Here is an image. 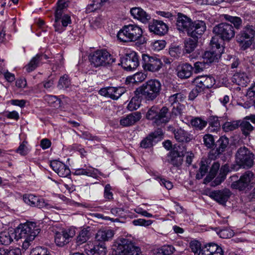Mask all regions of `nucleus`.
<instances>
[{
  "mask_svg": "<svg viewBox=\"0 0 255 255\" xmlns=\"http://www.w3.org/2000/svg\"><path fill=\"white\" fill-rule=\"evenodd\" d=\"M161 84L156 79H150L143 83L134 91L136 95H141L145 100L153 101L160 94Z\"/></svg>",
  "mask_w": 255,
  "mask_h": 255,
  "instance_id": "f257e3e1",
  "label": "nucleus"
},
{
  "mask_svg": "<svg viewBox=\"0 0 255 255\" xmlns=\"http://www.w3.org/2000/svg\"><path fill=\"white\" fill-rule=\"evenodd\" d=\"M20 238L24 239L22 248L26 250L28 248L36 236L39 233L40 229L34 222H27L20 224L17 229Z\"/></svg>",
  "mask_w": 255,
  "mask_h": 255,
  "instance_id": "f03ea898",
  "label": "nucleus"
},
{
  "mask_svg": "<svg viewBox=\"0 0 255 255\" xmlns=\"http://www.w3.org/2000/svg\"><path fill=\"white\" fill-rule=\"evenodd\" d=\"M68 0H58L55 12V22L54 26L55 31L61 33L65 27L71 23L70 16L68 14H63V10L68 6Z\"/></svg>",
  "mask_w": 255,
  "mask_h": 255,
  "instance_id": "7ed1b4c3",
  "label": "nucleus"
},
{
  "mask_svg": "<svg viewBox=\"0 0 255 255\" xmlns=\"http://www.w3.org/2000/svg\"><path fill=\"white\" fill-rule=\"evenodd\" d=\"M141 28L136 24L124 25L118 32L117 37L124 42H133L142 38Z\"/></svg>",
  "mask_w": 255,
  "mask_h": 255,
  "instance_id": "20e7f679",
  "label": "nucleus"
},
{
  "mask_svg": "<svg viewBox=\"0 0 255 255\" xmlns=\"http://www.w3.org/2000/svg\"><path fill=\"white\" fill-rule=\"evenodd\" d=\"M89 61L95 67L111 65L116 61L114 58L106 50H97L89 55Z\"/></svg>",
  "mask_w": 255,
  "mask_h": 255,
  "instance_id": "39448f33",
  "label": "nucleus"
},
{
  "mask_svg": "<svg viewBox=\"0 0 255 255\" xmlns=\"http://www.w3.org/2000/svg\"><path fill=\"white\" fill-rule=\"evenodd\" d=\"M235 157L236 162L241 168L249 169L254 165L255 154L245 146L238 149Z\"/></svg>",
  "mask_w": 255,
  "mask_h": 255,
  "instance_id": "423d86ee",
  "label": "nucleus"
},
{
  "mask_svg": "<svg viewBox=\"0 0 255 255\" xmlns=\"http://www.w3.org/2000/svg\"><path fill=\"white\" fill-rule=\"evenodd\" d=\"M255 36V26L248 24L237 35L236 40L242 48L245 50L252 44Z\"/></svg>",
  "mask_w": 255,
  "mask_h": 255,
  "instance_id": "0eeeda50",
  "label": "nucleus"
},
{
  "mask_svg": "<svg viewBox=\"0 0 255 255\" xmlns=\"http://www.w3.org/2000/svg\"><path fill=\"white\" fill-rule=\"evenodd\" d=\"M116 255H139L140 249L127 239H122L118 243L116 250Z\"/></svg>",
  "mask_w": 255,
  "mask_h": 255,
  "instance_id": "6e6552de",
  "label": "nucleus"
},
{
  "mask_svg": "<svg viewBox=\"0 0 255 255\" xmlns=\"http://www.w3.org/2000/svg\"><path fill=\"white\" fill-rule=\"evenodd\" d=\"M210 44L212 51H206L203 56V60L208 65L217 60L223 53L222 48L221 44L218 42L217 37H212L210 41Z\"/></svg>",
  "mask_w": 255,
  "mask_h": 255,
  "instance_id": "1a4fd4ad",
  "label": "nucleus"
},
{
  "mask_svg": "<svg viewBox=\"0 0 255 255\" xmlns=\"http://www.w3.org/2000/svg\"><path fill=\"white\" fill-rule=\"evenodd\" d=\"M213 32L224 41H229L235 35L234 27L226 22L221 23L213 28Z\"/></svg>",
  "mask_w": 255,
  "mask_h": 255,
  "instance_id": "9d476101",
  "label": "nucleus"
},
{
  "mask_svg": "<svg viewBox=\"0 0 255 255\" xmlns=\"http://www.w3.org/2000/svg\"><path fill=\"white\" fill-rule=\"evenodd\" d=\"M142 67L148 71L155 72L158 71L162 66L161 59L156 56H150L148 55H142Z\"/></svg>",
  "mask_w": 255,
  "mask_h": 255,
  "instance_id": "9b49d317",
  "label": "nucleus"
},
{
  "mask_svg": "<svg viewBox=\"0 0 255 255\" xmlns=\"http://www.w3.org/2000/svg\"><path fill=\"white\" fill-rule=\"evenodd\" d=\"M75 229L73 228L62 230L55 234V243L60 247H64L69 243L70 239L75 235Z\"/></svg>",
  "mask_w": 255,
  "mask_h": 255,
  "instance_id": "f8f14e48",
  "label": "nucleus"
},
{
  "mask_svg": "<svg viewBox=\"0 0 255 255\" xmlns=\"http://www.w3.org/2000/svg\"><path fill=\"white\" fill-rule=\"evenodd\" d=\"M121 64L127 71L135 69L139 65L138 56L134 51L127 53L121 58Z\"/></svg>",
  "mask_w": 255,
  "mask_h": 255,
  "instance_id": "ddd939ff",
  "label": "nucleus"
},
{
  "mask_svg": "<svg viewBox=\"0 0 255 255\" xmlns=\"http://www.w3.org/2000/svg\"><path fill=\"white\" fill-rule=\"evenodd\" d=\"M186 97L181 93H178L171 95L169 98V102L172 107V114L175 116L180 115L185 108L181 102L185 99Z\"/></svg>",
  "mask_w": 255,
  "mask_h": 255,
  "instance_id": "4468645a",
  "label": "nucleus"
},
{
  "mask_svg": "<svg viewBox=\"0 0 255 255\" xmlns=\"http://www.w3.org/2000/svg\"><path fill=\"white\" fill-rule=\"evenodd\" d=\"M23 201L27 204L34 207H37L39 208H45L47 209L51 208L58 209L57 207L46 203L45 200L39 196H36L33 194H26L23 196Z\"/></svg>",
  "mask_w": 255,
  "mask_h": 255,
  "instance_id": "2eb2a0df",
  "label": "nucleus"
},
{
  "mask_svg": "<svg viewBox=\"0 0 255 255\" xmlns=\"http://www.w3.org/2000/svg\"><path fill=\"white\" fill-rule=\"evenodd\" d=\"M206 25L205 22L203 20H195L193 21L189 29L187 34L188 36L193 38H198L206 31Z\"/></svg>",
  "mask_w": 255,
  "mask_h": 255,
  "instance_id": "dca6fc26",
  "label": "nucleus"
},
{
  "mask_svg": "<svg viewBox=\"0 0 255 255\" xmlns=\"http://www.w3.org/2000/svg\"><path fill=\"white\" fill-rule=\"evenodd\" d=\"M254 176L253 172L251 171L246 172L238 181L232 183V188L239 190H245L249 186L250 182L254 178Z\"/></svg>",
  "mask_w": 255,
  "mask_h": 255,
  "instance_id": "f3484780",
  "label": "nucleus"
},
{
  "mask_svg": "<svg viewBox=\"0 0 255 255\" xmlns=\"http://www.w3.org/2000/svg\"><path fill=\"white\" fill-rule=\"evenodd\" d=\"M254 176L253 172L251 171L246 172L238 181L232 183V188L239 190H245L249 186L250 182L254 178Z\"/></svg>",
  "mask_w": 255,
  "mask_h": 255,
  "instance_id": "a211bd4d",
  "label": "nucleus"
},
{
  "mask_svg": "<svg viewBox=\"0 0 255 255\" xmlns=\"http://www.w3.org/2000/svg\"><path fill=\"white\" fill-rule=\"evenodd\" d=\"M125 92L123 87H108L102 88L99 92L101 96L110 98L113 100L118 99Z\"/></svg>",
  "mask_w": 255,
  "mask_h": 255,
  "instance_id": "6ab92c4d",
  "label": "nucleus"
},
{
  "mask_svg": "<svg viewBox=\"0 0 255 255\" xmlns=\"http://www.w3.org/2000/svg\"><path fill=\"white\" fill-rule=\"evenodd\" d=\"M130 13L133 19L142 23H147L151 19L150 15L140 7H133L130 8Z\"/></svg>",
  "mask_w": 255,
  "mask_h": 255,
  "instance_id": "aec40b11",
  "label": "nucleus"
},
{
  "mask_svg": "<svg viewBox=\"0 0 255 255\" xmlns=\"http://www.w3.org/2000/svg\"><path fill=\"white\" fill-rule=\"evenodd\" d=\"M85 250L88 255H106L107 252L104 243H90L86 246Z\"/></svg>",
  "mask_w": 255,
  "mask_h": 255,
  "instance_id": "412c9836",
  "label": "nucleus"
},
{
  "mask_svg": "<svg viewBox=\"0 0 255 255\" xmlns=\"http://www.w3.org/2000/svg\"><path fill=\"white\" fill-rule=\"evenodd\" d=\"M232 194L228 189L217 190L212 192L210 196L220 204L225 205Z\"/></svg>",
  "mask_w": 255,
  "mask_h": 255,
  "instance_id": "4be33fe9",
  "label": "nucleus"
},
{
  "mask_svg": "<svg viewBox=\"0 0 255 255\" xmlns=\"http://www.w3.org/2000/svg\"><path fill=\"white\" fill-rule=\"evenodd\" d=\"M50 166L60 177H68L70 175L71 171L69 167L59 161L53 160L51 161Z\"/></svg>",
  "mask_w": 255,
  "mask_h": 255,
  "instance_id": "5701e85b",
  "label": "nucleus"
},
{
  "mask_svg": "<svg viewBox=\"0 0 255 255\" xmlns=\"http://www.w3.org/2000/svg\"><path fill=\"white\" fill-rule=\"evenodd\" d=\"M148 27L150 32L160 36L165 34L168 30L167 24L161 20H153Z\"/></svg>",
  "mask_w": 255,
  "mask_h": 255,
  "instance_id": "b1692460",
  "label": "nucleus"
},
{
  "mask_svg": "<svg viewBox=\"0 0 255 255\" xmlns=\"http://www.w3.org/2000/svg\"><path fill=\"white\" fill-rule=\"evenodd\" d=\"M162 133L160 130L151 133L141 141L140 146L144 148L151 147L154 143L160 140L162 138Z\"/></svg>",
  "mask_w": 255,
  "mask_h": 255,
  "instance_id": "393cba45",
  "label": "nucleus"
},
{
  "mask_svg": "<svg viewBox=\"0 0 255 255\" xmlns=\"http://www.w3.org/2000/svg\"><path fill=\"white\" fill-rule=\"evenodd\" d=\"M192 22L191 19L186 15L179 13L176 20L177 28L179 31H186L187 33L188 29L190 28Z\"/></svg>",
  "mask_w": 255,
  "mask_h": 255,
  "instance_id": "a878e982",
  "label": "nucleus"
},
{
  "mask_svg": "<svg viewBox=\"0 0 255 255\" xmlns=\"http://www.w3.org/2000/svg\"><path fill=\"white\" fill-rule=\"evenodd\" d=\"M222 248L215 243H210L204 246L202 250V255H224Z\"/></svg>",
  "mask_w": 255,
  "mask_h": 255,
  "instance_id": "bb28decb",
  "label": "nucleus"
},
{
  "mask_svg": "<svg viewBox=\"0 0 255 255\" xmlns=\"http://www.w3.org/2000/svg\"><path fill=\"white\" fill-rule=\"evenodd\" d=\"M141 116L139 112H134L123 117L120 120V125L123 127H129L133 125L140 120Z\"/></svg>",
  "mask_w": 255,
  "mask_h": 255,
  "instance_id": "cd10ccee",
  "label": "nucleus"
},
{
  "mask_svg": "<svg viewBox=\"0 0 255 255\" xmlns=\"http://www.w3.org/2000/svg\"><path fill=\"white\" fill-rule=\"evenodd\" d=\"M175 116L172 115V112H169L168 109L166 107H163L160 110L158 109L157 118L155 121V124L157 125L162 123H166L169 121L171 118Z\"/></svg>",
  "mask_w": 255,
  "mask_h": 255,
  "instance_id": "c85d7f7f",
  "label": "nucleus"
},
{
  "mask_svg": "<svg viewBox=\"0 0 255 255\" xmlns=\"http://www.w3.org/2000/svg\"><path fill=\"white\" fill-rule=\"evenodd\" d=\"M250 81L251 78L244 72L236 73L232 78V81L233 83L242 87L247 86Z\"/></svg>",
  "mask_w": 255,
  "mask_h": 255,
  "instance_id": "c756f323",
  "label": "nucleus"
},
{
  "mask_svg": "<svg viewBox=\"0 0 255 255\" xmlns=\"http://www.w3.org/2000/svg\"><path fill=\"white\" fill-rule=\"evenodd\" d=\"M193 70L192 66L188 64L185 63L180 65L177 68V76L181 79H187L192 75Z\"/></svg>",
  "mask_w": 255,
  "mask_h": 255,
  "instance_id": "7c9ffc66",
  "label": "nucleus"
},
{
  "mask_svg": "<svg viewBox=\"0 0 255 255\" xmlns=\"http://www.w3.org/2000/svg\"><path fill=\"white\" fill-rule=\"evenodd\" d=\"M48 57L46 55L43 54H37L29 62L28 64L25 67L27 72H30L34 70L39 65L40 62L43 59H47Z\"/></svg>",
  "mask_w": 255,
  "mask_h": 255,
  "instance_id": "2f4dec72",
  "label": "nucleus"
},
{
  "mask_svg": "<svg viewBox=\"0 0 255 255\" xmlns=\"http://www.w3.org/2000/svg\"><path fill=\"white\" fill-rule=\"evenodd\" d=\"M174 137L179 142H189L192 138V135L182 128L174 131Z\"/></svg>",
  "mask_w": 255,
  "mask_h": 255,
  "instance_id": "473e14b6",
  "label": "nucleus"
},
{
  "mask_svg": "<svg viewBox=\"0 0 255 255\" xmlns=\"http://www.w3.org/2000/svg\"><path fill=\"white\" fill-rule=\"evenodd\" d=\"M15 237V235L12 230L4 231L0 234V243L5 246L9 245Z\"/></svg>",
  "mask_w": 255,
  "mask_h": 255,
  "instance_id": "72a5a7b5",
  "label": "nucleus"
},
{
  "mask_svg": "<svg viewBox=\"0 0 255 255\" xmlns=\"http://www.w3.org/2000/svg\"><path fill=\"white\" fill-rule=\"evenodd\" d=\"M114 235V233L112 230H100L97 232L96 235V239L97 241L103 243V242L107 241L111 239Z\"/></svg>",
  "mask_w": 255,
  "mask_h": 255,
  "instance_id": "f704fd0d",
  "label": "nucleus"
},
{
  "mask_svg": "<svg viewBox=\"0 0 255 255\" xmlns=\"http://www.w3.org/2000/svg\"><path fill=\"white\" fill-rule=\"evenodd\" d=\"M99 173L98 169L93 167L87 168H79L75 171V174L77 175H86L92 177H96Z\"/></svg>",
  "mask_w": 255,
  "mask_h": 255,
  "instance_id": "c9c22d12",
  "label": "nucleus"
},
{
  "mask_svg": "<svg viewBox=\"0 0 255 255\" xmlns=\"http://www.w3.org/2000/svg\"><path fill=\"white\" fill-rule=\"evenodd\" d=\"M107 0H90L86 9V12L90 13L100 9L103 5V3Z\"/></svg>",
  "mask_w": 255,
  "mask_h": 255,
  "instance_id": "e433bc0d",
  "label": "nucleus"
},
{
  "mask_svg": "<svg viewBox=\"0 0 255 255\" xmlns=\"http://www.w3.org/2000/svg\"><path fill=\"white\" fill-rule=\"evenodd\" d=\"M184 153H181L177 151H173L170 153V163L174 166H178L182 163V156H184Z\"/></svg>",
  "mask_w": 255,
  "mask_h": 255,
  "instance_id": "4c0bfd02",
  "label": "nucleus"
},
{
  "mask_svg": "<svg viewBox=\"0 0 255 255\" xmlns=\"http://www.w3.org/2000/svg\"><path fill=\"white\" fill-rule=\"evenodd\" d=\"M220 166V165L219 162H215L213 163L209 174L204 179V183L205 184L210 182L215 177Z\"/></svg>",
  "mask_w": 255,
  "mask_h": 255,
  "instance_id": "58836bf2",
  "label": "nucleus"
},
{
  "mask_svg": "<svg viewBox=\"0 0 255 255\" xmlns=\"http://www.w3.org/2000/svg\"><path fill=\"white\" fill-rule=\"evenodd\" d=\"M222 17L227 21L233 23L234 27L238 29L240 28L242 24V20L241 18L238 16H233L227 14L222 15Z\"/></svg>",
  "mask_w": 255,
  "mask_h": 255,
  "instance_id": "ea45409f",
  "label": "nucleus"
},
{
  "mask_svg": "<svg viewBox=\"0 0 255 255\" xmlns=\"http://www.w3.org/2000/svg\"><path fill=\"white\" fill-rule=\"evenodd\" d=\"M142 96L136 95L132 97L128 105V109L130 111H134L137 109L140 106L141 99Z\"/></svg>",
  "mask_w": 255,
  "mask_h": 255,
  "instance_id": "a19ab883",
  "label": "nucleus"
},
{
  "mask_svg": "<svg viewBox=\"0 0 255 255\" xmlns=\"http://www.w3.org/2000/svg\"><path fill=\"white\" fill-rule=\"evenodd\" d=\"M218 147L217 151L218 154H220L223 152L229 144V139L227 137L222 136L217 141Z\"/></svg>",
  "mask_w": 255,
  "mask_h": 255,
  "instance_id": "79ce46f5",
  "label": "nucleus"
},
{
  "mask_svg": "<svg viewBox=\"0 0 255 255\" xmlns=\"http://www.w3.org/2000/svg\"><path fill=\"white\" fill-rule=\"evenodd\" d=\"M45 100L52 107L56 108L60 107L61 100L55 96L46 95L45 97Z\"/></svg>",
  "mask_w": 255,
  "mask_h": 255,
  "instance_id": "37998d69",
  "label": "nucleus"
},
{
  "mask_svg": "<svg viewBox=\"0 0 255 255\" xmlns=\"http://www.w3.org/2000/svg\"><path fill=\"white\" fill-rule=\"evenodd\" d=\"M239 125L240 121L227 122L223 125L222 128L225 132H228L236 129Z\"/></svg>",
  "mask_w": 255,
  "mask_h": 255,
  "instance_id": "c03bdc74",
  "label": "nucleus"
},
{
  "mask_svg": "<svg viewBox=\"0 0 255 255\" xmlns=\"http://www.w3.org/2000/svg\"><path fill=\"white\" fill-rule=\"evenodd\" d=\"M27 144L28 143L26 141H23L15 150V152L21 156L27 155L30 151V149Z\"/></svg>",
  "mask_w": 255,
  "mask_h": 255,
  "instance_id": "a18cd8bd",
  "label": "nucleus"
},
{
  "mask_svg": "<svg viewBox=\"0 0 255 255\" xmlns=\"http://www.w3.org/2000/svg\"><path fill=\"white\" fill-rule=\"evenodd\" d=\"M191 125L196 129L202 130L207 125V122L200 118H195L191 120Z\"/></svg>",
  "mask_w": 255,
  "mask_h": 255,
  "instance_id": "49530a36",
  "label": "nucleus"
},
{
  "mask_svg": "<svg viewBox=\"0 0 255 255\" xmlns=\"http://www.w3.org/2000/svg\"><path fill=\"white\" fill-rule=\"evenodd\" d=\"M197 38L192 39L189 38L185 42V49L187 53L192 52L197 46Z\"/></svg>",
  "mask_w": 255,
  "mask_h": 255,
  "instance_id": "de8ad7c7",
  "label": "nucleus"
},
{
  "mask_svg": "<svg viewBox=\"0 0 255 255\" xmlns=\"http://www.w3.org/2000/svg\"><path fill=\"white\" fill-rule=\"evenodd\" d=\"M243 134L248 135L252 131L254 128L252 125L247 121L244 120L241 123L240 122V125Z\"/></svg>",
  "mask_w": 255,
  "mask_h": 255,
  "instance_id": "09e8293b",
  "label": "nucleus"
},
{
  "mask_svg": "<svg viewBox=\"0 0 255 255\" xmlns=\"http://www.w3.org/2000/svg\"><path fill=\"white\" fill-rule=\"evenodd\" d=\"M158 108L156 106H152L147 111L146 118L148 120H152L155 124V121L157 118Z\"/></svg>",
  "mask_w": 255,
  "mask_h": 255,
  "instance_id": "8fccbe9b",
  "label": "nucleus"
},
{
  "mask_svg": "<svg viewBox=\"0 0 255 255\" xmlns=\"http://www.w3.org/2000/svg\"><path fill=\"white\" fill-rule=\"evenodd\" d=\"M159 255H170L175 251L174 248L170 245H165L158 249Z\"/></svg>",
  "mask_w": 255,
  "mask_h": 255,
  "instance_id": "3c124183",
  "label": "nucleus"
},
{
  "mask_svg": "<svg viewBox=\"0 0 255 255\" xmlns=\"http://www.w3.org/2000/svg\"><path fill=\"white\" fill-rule=\"evenodd\" d=\"M70 85V81L67 75L62 76L57 85V87L59 89H64L69 87Z\"/></svg>",
  "mask_w": 255,
  "mask_h": 255,
  "instance_id": "603ef678",
  "label": "nucleus"
},
{
  "mask_svg": "<svg viewBox=\"0 0 255 255\" xmlns=\"http://www.w3.org/2000/svg\"><path fill=\"white\" fill-rule=\"evenodd\" d=\"M194 85L196 86L197 90L200 92L205 89V76L196 77L194 81Z\"/></svg>",
  "mask_w": 255,
  "mask_h": 255,
  "instance_id": "864d4df0",
  "label": "nucleus"
},
{
  "mask_svg": "<svg viewBox=\"0 0 255 255\" xmlns=\"http://www.w3.org/2000/svg\"><path fill=\"white\" fill-rule=\"evenodd\" d=\"M190 247L194 255H199L202 253L201 245L200 243L197 241H192L190 243Z\"/></svg>",
  "mask_w": 255,
  "mask_h": 255,
  "instance_id": "5fc2aeb1",
  "label": "nucleus"
},
{
  "mask_svg": "<svg viewBox=\"0 0 255 255\" xmlns=\"http://www.w3.org/2000/svg\"><path fill=\"white\" fill-rule=\"evenodd\" d=\"M89 239V232L87 230H82L79 233L76 239L77 243L82 244L85 243Z\"/></svg>",
  "mask_w": 255,
  "mask_h": 255,
  "instance_id": "6e6d98bb",
  "label": "nucleus"
},
{
  "mask_svg": "<svg viewBox=\"0 0 255 255\" xmlns=\"http://www.w3.org/2000/svg\"><path fill=\"white\" fill-rule=\"evenodd\" d=\"M208 171V166L206 161H202L198 172L197 173L196 178L200 179L205 175Z\"/></svg>",
  "mask_w": 255,
  "mask_h": 255,
  "instance_id": "4d7b16f0",
  "label": "nucleus"
},
{
  "mask_svg": "<svg viewBox=\"0 0 255 255\" xmlns=\"http://www.w3.org/2000/svg\"><path fill=\"white\" fill-rule=\"evenodd\" d=\"M30 255H51V254L47 249L37 247L31 251Z\"/></svg>",
  "mask_w": 255,
  "mask_h": 255,
  "instance_id": "13d9d810",
  "label": "nucleus"
},
{
  "mask_svg": "<svg viewBox=\"0 0 255 255\" xmlns=\"http://www.w3.org/2000/svg\"><path fill=\"white\" fill-rule=\"evenodd\" d=\"M146 78V75L142 72H137L132 77H130V82L132 83H139L142 82Z\"/></svg>",
  "mask_w": 255,
  "mask_h": 255,
  "instance_id": "bf43d9fd",
  "label": "nucleus"
},
{
  "mask_svg": "<svg viewBox=\"0 0 255 255\" xmlns=\"http://www.w3.org/2000/svg\"><path fill=\"white\" fill-rule=\"evenodd\" d=\"M166 45V42L164 40H156L153 42L151 44L152 49L159 51L163 49Z\"/></svg>",
  "mask_w": 255,
  "mask_h": 255,
  "instance_id": "052dcab7",
  "label": "nucleus"
},
{
  "mask_svg": "<svg viewBox=\"0 0 255 255\" xmlns=\"http://www.w3.org/2000/svg\"><path fill=\"white\" fill-rule=\"evenodd\" d=\"M203 141L205 145L208 148H212L214 145V137L211 134H205L203 137Z\"/></svg>",
  "mask_w": 255,
  "mask_h": 255,
  "instance_id": "680f3d73",
  "label": "nucleus"
},
{
  "mask_svg": "<svg viewBox=\"0 0 255 255\" xmlns=\"http://www.w3.org/2000/svg\"><path fill=\"white\" fill-rule=\"evenodd\" d=\"M132 223L134 226H148L152 223V221L150 220H146L143 219H138L134 220Z\"/></svg>",
  "mask_w": 255,
  "mask_h": 255,
  "instance_id": "e2e57ef3",
  "label": "nucleus"
},
{
  "mask_svg": "<svg viewBox=\"0 0 255 255\" xmlns=\"http://www.w3.org/2000/svg\"><path fill=\"white\" fill-rule=\"evenodd\" d=\"M207 65L208 64L203 60V61L195 62L194 64L195 72L198 73L203 71L204 69L206 68Z\"/></svg>",
  "mask_w": 255,
  "mask_h": 255,
  "instance_id": "0e129e2a",
  "label": "nucleus"
},
{
  "mask_svg": "<svg viewBox=\"0 0 255 255\" xmlns=\"http://www.w3.org/2000/svg\"><path fill=\"white\" fill-rule=\"evenodd\" d=\"M111 190L112 187L110 185H106L104 188V197L107 200H111L113 199V194Z\"/></svg>",
  "mask_w": 255,
  "mask_h": 255,
  "instance_id": "69168bd1",
  "label": "nucleus"
},
{
  "mask_svg": "<svg viewBox=\"0 0 255 255\" xmlns=\"http://www.w3.org/2000/svg\"><path fill=\"white\" fill-rule=\"evenodd\" d=\"M220 237L222 238H230L233 236L234 232L232 230L230 229H223L221 230L218 233Z\"/></svg>",
  "mask_w": 255,
  "mask_h": 255,
  "instance_id": "338daca9",
  "label": "nucleus"
},
{
  "mask_svg": "<svg viewBox=\"0 0 255 255\" xmlns=\"http://www.w3.org/2000/svg\"><path fill=\"white\" fill-rule=\"evenodd\" d=\"M43 87L47 91H51L54 88V82L53 79H48L42 83Z\"/></svg>",
  "mask_w": 255,
  "mask_h": 255,
  "instance_id": "774afa93",
  "label": "nucleus"
}]
</instances>
